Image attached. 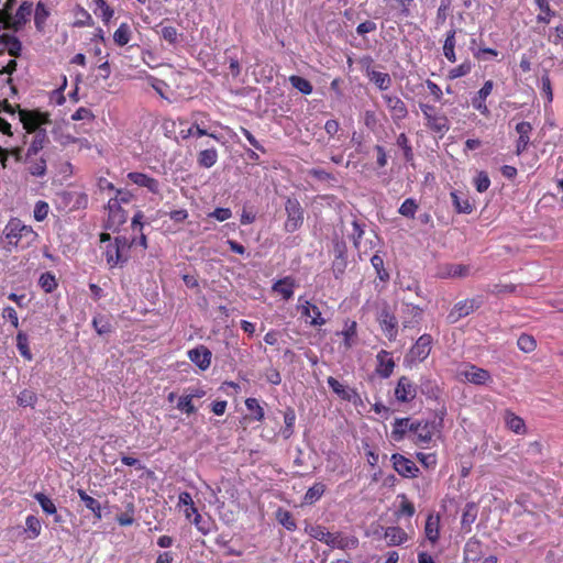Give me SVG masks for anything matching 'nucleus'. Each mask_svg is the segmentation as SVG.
Segmentation results:
<instances>
[{
  "instance_id": "obj_1",
  "label": "nucleus",
  "mask_w": 563,
  "mask_h": 563,
  "mask_svg": "<svg viewBox=\"0 0 563 563\" xmlns=\"http://www.w3.org/2000/svg\"><path fill=\"white\" fill-rule=\"evenodd\" d=\"M100 242L104 244L102 253L110 268L126 263L131 243L125 236L119 235L111 240L108 233H101Z\"/></svg>"
},
{
  "instance_id": "obj_2",
  "label": "nucleus",
  "mask_w": 563,
  "mask_h": 563,
  "mask_svg": "<svg viewBox=\"0 0 563 563\" xmlns=\"http://www.w3.org/2000/svg\"><path fill=\"white\" fill-rule=\"evenodd\" d=\"M308 533L313 539L325 543L332 549L347 551L354 550L358 545V539L355 536L342 531L331 532L322 526L310 527Z\"/></svg>"
},
{
  "instance_id": "obj_3",
  "label": "nucleus",
  "mask_w": 563,
  "mask_h": 563,
  "mask_svg": "<svg viewBox=\"0 0 563 563\" xmlns=\"http://www.w3.org/2000/svg\"><path fill=\"white\" fill-rule=\"evenodd\" d=\"M3 234L10 245L21 249L33 245L38 236L32 227L24 224L16 218L11 219L5 224Z\"/></svg>"
},
{
  "instance_id": "obj_4",
  "label": "nucleus",
  "mask_w": 563,
  "mask_h": 563,
  "mask_svg": "<svg viewBox=\"0 0 563 563\" xmlns=\"http://www.w3.org/2000/svg\"><path fill=\"white\" fill-rule=\"evenodd\" d=\"M297 309L303 318L309 319L310 325L322 327L327 323L319 307L302 296L298 298Z\"/></svg>"
},
{
  "instance_id": "obj_5",
  "label": "nucleus",
  "mask_w": 563,
  "mask_h": 563,
  "mask_svg": "<svg viewBox=\"0 0 563 563\" xmlns=\"http://www.w3.org/2000/svg\"><path fill=\"white\" fill-rule=\"evenodd\" d=\"M420 109L427 120V125L431 130L441 134H444L449 131L450 126L446 117L438 113L435 109L429 104H421Z\"/></svg>"
},
{
  "instance_id": "obj_6",
  "label": "nucleus",
  "mask_w": 563,
  "mask_h": 563,
  "mask_svg": "<svg viewBox=\"0 0 563 563\" xmlns=\"http://www.w3.org/2000/svg\"><path fill=\"white\" fill-rule=\"evenodd\" d=\"M32 11L33 4L29 1H24L14 14L8 13L7 16L2 19V22L7 27L18 31L29 21Z\"/></svg>"
},
{
  "instance_id": "obj_7",
  "label": "nucleus",
  "mask_w": 563,
  "mask_h": 563,
  "mask_svg": "<svg viewBox=\"0 0 563 563\" xmlns=\"http://www.w3.org/2000/svg\"><path fill=\"white\" fill-rule=\"evenodd\" d=\"M287 219L285 221V230L294 232L300 228L303 221V212L300 203L296 199H288L285 205Z\"/></svg>"
},
{
  "instance_id": "obj_8",
  "label": "nucleus",
  "mask_w": 563,
  "mask_h": 563,
  "mask_svg": "<svg viewBox=\"0 0 563 563\" xmlns=\"http://www.w3.org/2000/svg\"><path fill=\"white\" fill-rule=\"evenodd\" d=\"M457 377L467 383L484 385L490 380V374L475 365H465L457 372Z\"/></svg>"
},
{
  "instance_id": "obj_9",
  "label": "nucleus",
  "mask_w": 563,
  "mask_h": 563,
  "mask_svg": "<svg viewBox=\"0 0 563 563\" xmlns=\"http://www.w3.org/2000/svg\"><path fill=\"white\" fill-rule=\"evenodd\" d=\"M20 120L23 124V128L27 133H36L40 131H45L42 129L43 124L47 123V115L34 112V111H20Z\"/></svg>"
},
{
  "instance_id": "obj_10",
  "label": "nucleus",
  "mask_w": 563,
  "mask_h": 563,
  "mask_svg": "<svg viewBox=\"0 0 563 563\" xmlns=\"http://www.w3.org/2000/svg\"><path fill=\"white\" fill-rule=\"evenodd\" d=\"M409 431L412 432L413 441L417 444H428L434 435V426L428 421L410 423Z\"/></svg>"
},
{
  "instance_id": "obj_11",
  "label": "nucleus",
  "mask_w": 563,
  "mask_h": 563,
  "mask_svg": "<svg viewBox=\"0 0 563 563\" xmlns=\"http://www.w3.org/2000/svg\"><path fill=\"white\" fill-rule=\"evenodd\" d=\"M432 339L428 334L421 335L410 349L408 360L411 362L424 361L431 352Z\"/></svg>"
},
{
  "instance_id": "obj_12",
  "label": "nucleus",
  "mask_w": 563,
  "mask_h": 563,
  "mask_svg": "<svg viewBox=\"0 0 563 563\" xmlns=\"http://www.w3.org/2000/svg\"><path fill=\"white\" fill-rule=\"evenodd\" d=\"M391 462L395 471L402 477L413 478L417 477L419 468L413 461L405 457L401 454H393Z\"/></svg>"
},
{
  "instance_id": "obj_13",
  "label": "nucleus",
  "mask_w": 563,
  "mask_h": 563,
  "mask_svg": "<svg viewBox=\"0 0 563 563\" xmlns=\"http://www.w3.org/2000/svg\"><path fill=\"white\" fill-rule=\"evenodd\" d=\"M417 396V386L406 376H401L395 388V397L400 402H409Z\"/></svg>"
},
{
  "instance_id": "obj_14",
  "label": "nucleus",
  "mask_w": 563,
  "mask_h": 563,
  "mask_svg": "<svg viewBox=\"0 0 563 563\" xmlns=\"http://www.w3.org/2000/svg\"><path fill=\"white\" fill-rule=\"evenodd\" d=\"M188 358L200 369L207 371L211 365L212 353L205 346L199 345L187 352Z\"/></svg>"
},
{
  "instance_id": "obj_15",
  "label": "nucleus",
  "mask_w": 563,
  "mask_h": 563,
  "mask_svg": "<svg viewBox=\"0 0 563 563\" xmlns=\"http://www.w3.org/2000/svg\"><path fill=\"white\" fill-rule=\"evenodd\" d=\"M395 361L391 354L382 350L376 355V374L382 378H388L395 369Z\"/></svg>"
},
{
  "instance_id": "obj_16",
  "label": "nucleus",
  "mask_w": 563,
  "mask_h": 563,
  "mask_svg": "<svg viewBox=\"0 0 563 563\" xmlns=\"http://www.w3.org/2000/svg\"><path fill=\"white\" fill-rule=\"evenodd\" d=\"M493 88L494 82L492 80H487L484 82L483 87L477 91V93L472 98L473 108L486 117L489 115V109L486 104V99L492 93Z\"/></svg>"
},
{
  "instance_id": "obj_17",
  "label": "nucleus",
  "mask_w": 563,
  "mask_h": 563,
  "mask_svg": "<svg viewBox=\"0 0 563 563\" xmlns=\"http://www.w3.org/2000/svg\"><path fill=\"white\" fill-rule=\"evenodd\" d=\"M108 212V227L110 229H115L117 227L123 224L126 221V213L121 208L118 197L109 200Z\"/></svg>"
},
{
  "instance_id": "obj_18",
  "label": "nucleus",
  "mask_w": 563,
  "mask_h": 563,
  "mask_svg": "<svg viewBox=\"0 0 563 563\" xmlns=\"http://www.w3.org/2000/svg\"><path fill=\"white\" fill-rule=\"evenodd\" d=\"M128 178L136 186L144 187L152 194L158 195L161 192L158 180L146 174L132 172L128 174Z\"/></svg>"
},
{
  "instance_id": "obj_19",
  "label": "nucleus",
  "mask_w": 563,
  "mask_h": 563,
  "mask_svg": "<svg viewBox=\"0 0 563 563\" xmlns=\"http://www.w3.org/2000/svg\"><path fill=\"white\" fill-rule=\"evenodd\" d=\"M383 99L391 114L394 121L402 120L407 117V107L405 102L397 96L384 95Z\"/></svg>"
},
{
  "instance_id": "obj_20",
  "label": "nucleus",
  "mask_w": 563,
  "mask_h": 563,
  "mask_svg": "<svg viewBox=\"0 0 563 563\" xmlns=\"http://www.w3.org/2000/svg\"><path fill=\"white\" fill-rule=\"evenodd\" d=\"M378 322L383 333L388 340L393 341L397 336V319L387 310H383L378 317Z\"/></svg>"
},
{
  "instance_id": "obj_21",
  "label": "nucleus",
  "mask_w": 563,
  "mask_h": 563,
  "mask_svg": "<svg viewBox=\"0 0 563 563\" xmlns=\"http://www.w3.org/2000/svg\"><path fill=\"white\" fill-rule=\"evenodd\" d=\"M329 387L341 399L349 400L356 402L360 400L358 394L352 389L345 386L344 384L340 383L334 377L330 376L327 379Z\"/></svg>"
},
{
  "instance_id": "obj_22",
  "label": "nucleus",
  "mask_w": 563,
  "mask_h": 563,
  "mask_svg": "<svg viewBox=\"0 0 563 563\" xmlns=\"http://www.w3.org/2000/svg\"><path fill=\"white\" fill-rule=\"evenodd\" d=\"M531 131H532V126L529 122L522 121L516 125V132L519 135L517 143H516V154L517 155L522 154L527 150V147L530 143Z\"/></svg>"
},
{
  "instance_id": "obj_23",
  "label": "nucleus",
  "mask_w": 563,
  "mask_h": 563,
  "mask_svg": "<svg viewBox=\"0 0 563 563\" xmlns=\"http://www.w3.org/2000/svg\"><path fill=\"white\" fill-rule=\"evenodd\" d=\"M440 516L437 514H430L427 517L424 525L426 539L431 543L435 544L440 539Z\"/></svg>"
},
{
  "instance_id": "obj_24",
  "label": "nucleus",
  "mask_w": 563,
  "mask_h": 563,
  "mask_svg": "<svg viewBox=\"0 0 563 563\" xmlns=\"http://www.w3.org/2000/svg\"><path fill=\"white\" fill-rule=\"evenodd\" d=\"M504 422L507 429L516 434L523 435L527 433L525 420L509 409L504 412Z\"/></svg>"
},
{
  "instance_id": "obj_25",
  "label": "nucleus",
  "mask_w": 563,
  "mask_h": 563,
  "mask_svg": "<svg viewBox=\"0 0 563 563\" xmlns=\"http://www.w3.org/2000/svg\"><path fill=\"white\" fill-rule=\"evenodd\" d=\"M482 554V543L476 539H470L464 547V563H481Z\"/></svg>"
},
{
  "instance_id": "obj_26",
  "label": "nucleus",
  "mask_w": 563,
  "mask_h": 563,
  "mask_svg": "<svg viewBox=\"0 0 563 563\" xmlns=\"http://www.w3.org/2000/svg\"><path fill=\"white\" fill-rule=\"evenodd\" d=\"M475 309L474 300L460 301L454 306L452 311L449 313L448 319L450 322H456L460 318L468 316Z\"/></svg>"
},
{
  "instance_id": "obj_27",
  "label": "nucleus",
  "mask_w": 563,
  "mask_h": 563,
  "mask_svg": "<svg viewBox=\"0 0 563 563\" xmlns=\"http://www.w3.org/2000/svg\"><path fill=\"white\" fill-rule=\"evenodd\" d=\"M470 273V268L463 264H446L441 267L439 276L442 278L465 277Z\"/></svg>"
},
{
  "instance_id": "obj_28",
  "label": "nucleus",
  "mask_w": 563,
  "mask_h": 563,
  "mask_svg": "<svg viewBox=\"0 0 563 563\" xmlns=\"http://www.w3.org/2000/svg\"><path fill=\"white\" fill-rule=\"evenodd\" d=\"M25 163L27 164L29 173L35 177H42L46 173V161L41 156L26 155Z\"/></svg>"
},
{
  "instance_id": "obj_29",
  "label": "nucleus",
  "mask_w": 563,
  "mask_h": 563,
  "mask_svg": "<svg viewBox=\"0 0 563 563\" xmlns=\"http://www.w3.org/2000/svg\"><path fill=\"white\" fill-rule=\"evenodd\" d=\"M273 290L287 300L294 295L295 280L291 277L279 279L273 285Z\"/></svg>"
},
{
  "instance_id": "obj_30",
  "label": "nucleus",
  "mask_w": 563,
  "mask_h": 563,
  "mask_svg": "<svg viewBox=\"0 0 563 563\" xmlns=\"http://www.w3.org/2000/svg\"><path fill=\"white\" fill-rule=\"evenodd\" d=\"M388 545H400L408 540V534L400 527H389L385 531Z\"/></svg>"
},
{
  "instance_id": "obj_31",
  "label": "nucleus",
  "mask_w": 563,
  "mask_h": 563,
  "mask_svg": "<svg viewBox=\"0 0 563 563\" xmlns=\"http://www.w3.org/2000/svg\"><path fill=\"white\" fill-rule=\"evenodd\" d=\"M41 531H42L41 520L34 515H29L25 518V528H24V533L26 534V538L30 540H34L41 534Z\"/></svg>"
},
{
  "instance_id": "obj_32",
  "label": "nucleus",
  "mask_w": 563,
  "mask_h": 563,
  "mask_svg": "<svg viewBox=\"0 0 563 563\" xmlns=\"http://www.w3.org/2000/svg\"><path fill=\"white\" fill-rule=\"evenodd\" d=\"M78 496L85 506L100 520L102 518V508L100 503L93 497L89 496L85 490L78 489Z\"/></svg>"
},
{
  "instance_id": "obj_33",
  "label": "nucleus",
  "mask_w": 563,
  "mask_h": 563,
  "mask_svg": "<svg viewBox=\"0 0 563 563\" xmlns=\"http://www.w3.org/2000/svg\"><path fill=\"white\" fill-rule=\"evenodd\" d=\"M325 485L323 483H314L305 494L302 504L312 505L317 503L324 494Z\"/></svg>"
},
{
  "instance_id": "obj_34",
  "label": "nucleus",
  "mask_w": 563,
  "mask_h": 563,
  "mask_svg": "<svg viewBox=\"0 0 563 563\" xmlns=\"http://www.w3.org/2000/svg\"><path fill=\"white\" fill-rule=\"evenodd\" d=\"M93 13L99 16L106 24L113 18L114 11L107 4L104 0H92Z\"/></svg>"
},
{
  "instance_id": "obj_35",
  "label": "nucleus",
  "mask_w": 563,
  "mask_h": 563,
  "mask_svg": "<svg viewBox=\"0 0 563 563\" xmlns=\"http://www.w3.org/2000/svg\"><path fill=\"white\" fill-rule=\"evenodd\" d=\"M534 2L540 10V13L537 15V21L544 24L550 23L555 12L550 8L549 0H534Z\"/></svg>"
},
{
  "instance_id": "obj_36",
  "label": "nucleus",
  "mask_w": 563,
  "mask_h": 563,
  "mask_svg": "<svg viewBox=\"0 0 563 563\" xmlns=\"http://www.w3.org/2000/svg\"><path fill=\"white\" fill-rule=\"evenodd\" d=\"M455 30L452 29L448 32L444 44H443V54L451 63L456 60L455 55Z\"/></svg>"
},
{
  "instance_id": "obj_37",
  "label": "nucleus",
  "mask_w": 563,
  "mask_h": 563,
  "mask_svg": "<svg viewBox=\"0 0 563 563\" xmlns=\"http://www.w3.org/2000/svg\"><path fill=\"white\" fill-rule=\"evenodd\" d=\"M132 31L128 23H121L113 33V41L118 46L126 45L131 40Z\"/></svg>"
},
{
  "instance_id": "obj_38",
  "label": "nucleus",
  "mask_w": 563,
  "mask_h": 563,
  "mask_svg": "<svg viewBox=\"0 0 563 563\" xmlns=\"http://www.w3.org/2000/svg\"><path fill=\"white\" fill-rule=\"evenodd\" d=\"M356 329L357 324L355 321H346L344 323V328L340 334L343 336L345 349H350L354 344V340L356 338Z\"/></svg>"
},
{
  "instance_id": "obj_39",
  "label": "nucleus",
  "mask_w": 563,
  "mask_h": 563,
  "mask_svg": "<svg viewBox=\"0 0 563 563\" xmlns=\"http://www.w3.org/2000/svg\"><path fill=\"white\" fill-rule=\"evenodd\" d=\"M46 143V132L40 131L34 133L33 140L27 148L26 155L36 156L41 152Z\"/></svg>"
},
{
  "instance_id": "obj_40",
  "label": "nucleus",
  "mask_w": 563,
  "mask_h": 563,
  "mask_svg": "<svg viewBox=\"0 0 563 563\" xmlns=\"http://www.w3.org/2000/svg\"><path fill=\"white\" fill-rule=\"evenodd\" d=\"M367 76L372 82H374L380 90H387L390 87L391 79L386 73L376 70H369Z\"/></svg>"
},
{
  "instance_id": "obj_41",
  "label": "nucleus",
  "mask_w": 563,
  "mask_h": 563,
  "mask_svg": "<svg viewBox=\"0 0 563 563\" xmlns=\"http://www.w3.org/2000/svg\"><path fill=\"white\" fill-rule=\"evenodd\" d=\"M218 161V152L216 148H207L198 154V163L205 168L212 167Z\"/></svg>"
},
{
  "instance_id": "obj_42",
  "label": "nucleus",
  "mask_w": 563,
  "mask_h": 563,
  "mask_svg": "<svg viewBox=\"0 0 563 563\" xmlns=\"http://www.w3.org/2000/svg\"><path fill=\"white\" fill-rule=\"evenodd\" d=\"M49 16V10L43 2H38L35 8L34 22L38 31H43L46 20Z\"/></svg>"
},
{
  "instance_id": "obj_43",
  "label": "nucleus",
  "mask_w": 563,
  "mask_h": 563,
  "mask_svg": "<svg viewBox=\"0 0 563 563\" xmlns=\"http://www.w3.org/2000/svg\"><path fill=\"white\" fill-rule=\"evenodd\" d=\"M284 422L285 427L282 429L280 433L284 439H289L294 433V426L296 422V413L294 409L288 408L284 413Z\"/></svg>"
},
{
  "instance_id": "obj_44",
  "label": "nucleus",
  "mask_w": 563,
  "mask_h": 563,
  "mask_svg": "<svg viewBox=\"0 0 563 563\" xmlns=\"http://www.w3.org/2000/svg\"><path fill=\"white\" fill-rule=\"evenodd\" d=\"M453 206L459 213L470 214L473 211V205L467 198H460L455 191L451 192Z\"/></svg>"
},
{
  "instance_id": "obj_45",
  "label": "nucleus",
  "mask_w": 563,
  "mask_h": 563,
  "mask_svg": "<svg viewBox=\"0 0 563 563\" xmlns=\"http://www.w3.org/2000/svg\"><path fill=\"white\" fill-rule=\"evenodd\" d=\"M34 498L46 515H56L57 508L49 497L43 493H35Z\"/></svg>"
},
{
  "instance_id": "obj_46",
  "label": "nucleus",
  "mask_w": 563,
  "mask_h": 563,
  "mask_svg": "<svg viewBox=\"0 0 563 563\" xmlns=\"http://www.w3.org/2000/svg\"><path fill=\"white\" fill-rule=\"evenodd\" d=\"M38 285L47 294L54 291L57 288V280L55 275L49 272L43 273L40 276Z\"/></svg>"
},
{
  "instance_id": "obj_47",
  "label": "nucleus",
  "mask_w": 563,
  "mask_h": 563,
  "mask_svg": "<svg viewBox=\"0 0 563 563\" xmlns=\"http://www.w3.org/2000/svg\"><path fill=\"white\" fill-rule=\"evenodd\" d=\"M410 423L408 419H396L393 426L391 437L395 441H400L409 430Z\"/></svg>"
},
{
  "instance_id": "obj_48",
  "label": "nucleus",
  "mask_w": 563,
  "mask_h": 563,
  "mask_svg": "<svg viewBox=\"0 0 563 563\" xmlns=\"http://www.w3.org/2000/svg\"><path fill=\"white\" fill-rule=\"evenodd\" d=\"M16 347L20 352V354L27 361H31L33 358V355L29 347V340L27 335L23 332H19L16 335Z\"/></svg>"
},
{
  "instance_id": "obj_49",
  "label": "nucleus",
  "mask_w": 563,
  "mask_h": 563,
  "mask_svg": "<svg viewBox=\"0 0 563 563\" xmlns=\"http://www.w3.org/2000/svg\"><path fill=\"white\" fill-rule=\"evenodd\" d=\"M245 406L249 411L253 413V419L256 421H262L265 417V412L263 407L260 405L256 398H247L245 400Z\"/></svg>"
},
{
  "instance_id": "obj_50",
  "label": "nucleus",
  "mask_w": 563,
  "mask_h": 563,
  "mask_svg": "<svg viewBox=\"0 0 563 563\" xmlns=\"http://www.w3.org/2000/svg\"><path fill=\"white\" fill-rule=\"evenodd\" d=\"M517 345L519 350H521L525 353L533 352L537 347V342L532 335L529 334H521L518 338Z\"/></svg>"
},
{
  "instance_id": "obj_51",
  "label": "nucleus",
  "mask_w": 563,
  "mask_h": 563,
  "mask_svg": "<svg viewBox=\"0 0 563 563\" xmlns=\"http://www.w3.org/2000/svg\"><path fill=\"white\" fill-rule=\"evenodd\" d=\"M276 518L278 522L287 530L292 531L296 529L295 520L292 519L289 511L278 509L276 512Z\"/></svg>"
},
{
  "instance_id": "obj_52",
  "label": "nucleus",
  "mask_w": 563,
  "mask_h": 563,
  "mask_svg": "<svg viewBox=\"0 0 563 563\" xmlns=\"http://www.w3.org/2000/svg\"><path fill=\"white\" fill-rule=\"evenodd\" d=\"M289 80L291 85L301 93L310 95L312 92V86L307 79L300 76H291Z\"/></svg>"
},
{
  "instance_id": "obj_53",
  "label": "nucleus",
  "mask_w": 563,
  "mask_h": 563,
  "mask_svg": "<svg viewBox=\"0 0 563 563\" xmlns=\"http://www.w3.org/2000/svg\"><path fill=\"white\" fill-rule=\"evenodd\" d=\"M417 210H418V205H417V202H416L413 199L408 198V199H406V200L401 203V206H400V208H399V210H398V211H399V213H400L401 216H404V217H407V218H413V217H415V214H416V212H417Z\"/></svg>"
},
{
  "instance_id": "obj_54",
  "label": "nucleus",
  "mask_w": 563,
  "mask_h": 563,
  "mask_svg": "<svg viewBox=\"0 0 563 563\" xmlns=\"http://www.w3.org/2000/svg\"><path fill=\"white\" fill-rule=\"evenodd\" d=\"M398 499H400L398 510L399 516L412 517L416 511L413 504L409 501L405 495H399Z\"/></svg>"
},
{
  "instance_id": "obj_55",
  "label": "nucleus",
  "mask_w": 563,
  "mask_h": 563,
  "mask_svg": "<svg viewBox=\"0 0 563 563\" xmlns=\"http://www.w3.org/2000/svg\"><path fill=\"white\" fill-rule=\"evenodd\" d=\"M471 69H472V64H471V62L467 60V62H464L461 65L452 68L449 71L448 77L450 79H456V78H460V77H463V76H466L467 74H470Z\"/></svg>"
},
{
  "instance_id": "obj_56",
  "label": "nucleus",
  "mask_w": 563,
  "mask_h": 563,
  "mask_svg": "<svg viewBox=\"0 0 563 563\" xmlns=\"http://www.w3.org/2000/svg\"><path fill=\"white\" fill-rule=\"evenodd\" d=\"M474 185L478 192L486 191L490 186V179L486 172H478L474 178Z\"/></svg>"
},
{
  "instance_id": "obj_57",
  "label": "nucleus",
  "mask_w": 563,
  "mask_h": 563,
  "mask_svg": "<svg viewBox=\"0 0 563 563\" xmlns=\"http://www.w3.org/2000/svg\"><path fill=\"white\" fill-rule=\"evenodd\" d=\"M36 399L35 393L24 389L18 396V404L22 407H32L36 402Z\"/></svg>"
},
{
  "instance_id": "obj_58",
  "label": "nucleus",
  "mask_w": 563,
  "mask_h": 563,
  "mask_svg": "<svg viewBox=\"0 0 563 563\" xmlns=\"http://www.w3.org/2000/svg\"><path fill=\"white\" fill-rule=\"evenodd\" d=\"M49 211L48 203L45 201H37L34 207L33 216L34 219L38 222L45 220L47 218Z\"/></svg>"
},
{
  "instance_id": "obj_59",
  "label": "nucleus",
  "mask_w": 563,
  "mask_h": 563,
  "mask_svg": "<svg viewBox=\"0 0 563 563\" xmlns=\"http://www.w3.org/2000/svg\"><path fill=\"white\" fill-rule=\"evenodd\" d=\"M22 51L21 42L13 35L7 38V52L13 57H18Z\"/></svg>"
},
{
  "instance_id": "obj_60",
  "label": "nucleus",
  "mask_w": 563,
  "mask_h": 563,
  "mask_svg": "<svg viewBox=\"0 0 563 563\" xmlns=\"http://www.w3.org/2000/svg\"><path fill=\"white\" fill-rule=\"evenodd\" d=\"M161 36L167 41L169 44H176L178 41V32L174 26L166 25L161 30Z\"/></svg>"
},
{
  "instance_id": "obj_61",
  "label": "nucleus",
  "mask_w": 563,
  "mask_h": 563,
  "mask_svg": "<svg viewBox=\"0 0 563 563\" xmlns=\"http://www.w3.org/2000/svg\"><path fill=\"white\" fill-rule=\"evenodd\" d=\"M177 409L188 415L194 413L196 411V408L192 404V399L188 395L181 396L178 399Z\"/></svg>"
},
{
  "instance_id": "obj_62",
  "label": "nucleus",
  "mask_w": 563,
  "mask_h": 563,
  "mask_svg": "<svg viewBox=\"0 0 563 563\" xmlns=\"http://www.w3.org/2000/svg\"><path fill=\"white\" fill-rule=\"evenodd\" d=\"M541 93L545 98L548 103H551L553 100V92L551 80L548 75L542 76L541 78Z\"/></svg>"
},
{
  "instance_id": "obj_63",
  "label": "nucleus",
  "mask_w": 563,
  "mask_h": 563,
  "mask_svg": "<svg viewBox=\"0 0 563 563\" xmlns=\"http://www.w3.org/2000/svg\"><path fill=\"white\" fill-rule=\"evenodd\" d=\"M417 459L426 467H434L437 464V456L433 453H417Z\"/></svg>"
},
{
  "instance_id": "obj_64",
  "label": "nucleus",
  "mask_w": 563,
  "mask_h": 563,
  "mask_svg": "<svg viewBox=\"0 0 563 563\" xmlns=\"http://www.w3.org/2000/svg\"><path fill=\"white\" fill-rule=\"evenodd\" d=\"M209 216L222 222L230 219L232 217V212L229 208H216Z\"/></svg>"
}]
</instances>
